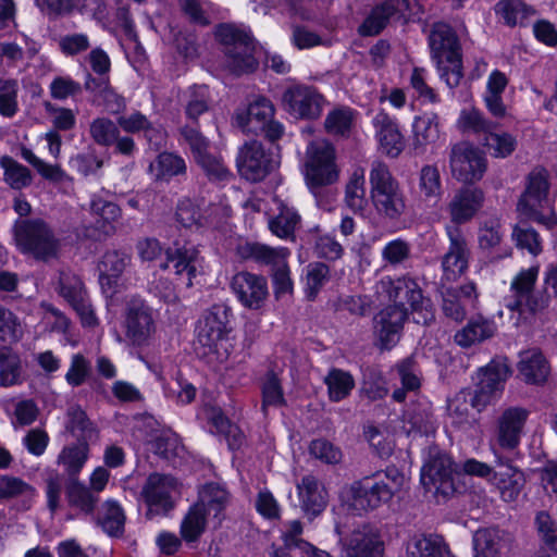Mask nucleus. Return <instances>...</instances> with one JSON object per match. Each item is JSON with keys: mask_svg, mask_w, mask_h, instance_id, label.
Returning <instances> with one entry per match:
<instances>
[{"mask_svg": "<svg viewBox=\"0 0 557 557\" xmlns=\"http://www.w3.org/2000/svg\"><path fill=\"white\" fill-rule=\"evenodd\" d=\"M549 190L548 172L546 169L537 166L533 169L527 177V187L518 202V210L527 218L541 223L547 227L557 224V218L554 212L544 215L540 209L547 205V195Z\"/></svg>", "mask_w": 557, "mask_h": 557, "instance_id": "nucleus-8", "label": "nucleus"}, {"mask_svg": "<svg viewBox=\"0 0 557 557\" xmlns=\"http://www.w3.org/2000/svg\"><path fill=\"white\" fill-rule=\"evenodd\" d=\"M513 535L499 528H482L473 535L474 557H502L513 546Z\"/></svg>", "mask_w": 557, "mask_h": 557, "instance_id": "nucleus-25", "label": "nucleus"}, {"mask_svg": "<svg viewBox=\"0 0 557 557\" xmlns=\"http://www.w3.org/2000/svg\"><path fill=\"white\" fill-rule=\"evenodd\" d=\"M352 123V112L349 109H335L331 111L324 122L327 133L345 135L349 132Z\"/></svg>", "mask_w": 557, "mask_h": 557, "instance_id": "nucleus-63", "label": "nucleus"}, {"mask_svg": "<svg viewBox=\"0 0 557 557\" xmlns=\"http://www.w3.org/2000/svg\"><path fill=\"white\" fill-rule=\"evenodd\" d=\"M476 301L478 292L472 282L458 288L447 287L442 290V311L446 318L457 323L466 319L468 308H474Z\"/></svg>", "mask_w": 557, "mask_h": 557, "instance_id": "nucleus-24", "label": "nucleus"}, {"mask_svg": "<svg viewBox=\"0 0 557 557\" xmlns=\"http://www.w3.org/2000/svg\"><path fill=\"white\" fill-rule=\"evenodd\" d=\"M231 500V494L226 487L216 482H210L199 490L198 502L196 503L208 513L213 512L214 518L221 521V513L225 510Z\"/></svg>", "mask_w": 557, "mask_h": 557, "instance_id": "nucleus-35", "label": "nucleus"}, {"mask_svg": "<svg viewBox=\"0 0 557 557\" xmlns=\"http://www.w3.org/2000/svg\"><path fill=\"white\" fill-rule=\"evenodd\" d=\"M131 263V256L121 250L104 252L98 263L99 282L104 293H115L117 280Z\"/></svg>", "mask_w": 557, "mask_h": 557, "instance_id": "nucleus-30", "label": "nucleus"}, {"mask_svg": "<svg viewBox=\"0 0 557 557\" xmlns=\"http://www.w3.org/2000/svg\"><path fill=\"white\" fill-rule=\"evenodd\" d=\"M236 163L244 178L260 182L278 165V157L265 151L260 141L250 140L240 147Z\"/></svg>", "mask_w": 557, "mask_h": 557, "instance_id": "nucleus-12", "label": "nucleus"}, {"mask_svg": "<svg viewBox=\"0 0 557 557\" xmlns=\"http://www.w3.org/2000/svg\"><path fill=\"white\" fill-rule=\"evenodd\" d=\"M327 386L329 398L332 401H341L345 399L355 387V380L349 372L342 369L333 368L324 377Z\"/></svg>", "mask_w": 557, "mask_h": 557, "instance_id": "nucleus-44", "label": "nucleus"}, {"mask_svg": "<svg viewBox=\"0 0 557 557\" xmlns=\"http://www.w3.org/2000/svg\"><path fill=\"white\" fill-rule=\"evenodd\" d=\"M308 451L312 458L325 465H337L343 458L341 448L325 438L311 441Z\"/></svg>", "mask_w": 557, "mask_h": 557, "instance_id": "nucleus-56", "label": "nucleus"}, {"mask_svg": "<svg viewBox=\"0 0 557 557\" xmlns=\"http://www.w3.org/2000/svg\"><path fill=\"white\" fill-rule=\"evenodd\" d=\"M120 126L117 122H113L108 117H97L89 125V135L91 139L99 146L110 147L120 135Z\"/></svg>", "mask_w": 557, "mask_h": 557, "instance_id": "nucleus-52", "label": "nucleus"}, {"mask_svg": "<svg viewBox=\"0 0 557 557\" xmlns=\"http://www.w3.org/2000/svg\"><path fill=\"white\" fill-rule=\"evenodd\" d=\"M382 283L386 286L388 298L394 302L392 306L403 308L408 306L412 312L418 314V317L413 318L418 324L429 325L434 321V313L424 306L425 299L422 289L414 278L405 275L396 280L383 281Z\"/></svg>", "mask_w": 557, "mask_h": 557, "instance_id": "nucleus-10", "label": "nucleus"}, {"mask_svg": "<svg viewBox=\"0 0 557 557\" xmlns=\"http://www.w3.org/2000/svg\"><path fill=\"white\" fill-rule=\"evenodd\" d=\"M299 222L300 216L294 209L282 207L280 213L270 220L269 227L277 237L294 238V233Z\"/></svg>", "mask_w": 557, "mask_h": 557, "instance_id": "nucleus-54", "label": "nucleus"}, {"mask_svg": "<svg viewBox=\"0 0 557 557\" xmlns=\"http://www.w3.org/2000/svg\"><path fill=\"white\" fill-rule=\"evenodd\" d=\"M207 511L194 504L181 523V534L186 542H195L205 532Z\"/></svg>", "mask_w": 557, "mask_h": 557, "instance_id": "nucleus-49", "label": "nucleus"}, {"mask_svg": "<svg viewBox=\"0 0 557 557\" xmlns=\"http://www.w3.org/2000/svg\"><path fill=\"white\" fill-rule=\"evenodd\" d=\"M457 125L462 133L482 136L484 139L488 133L498 128L499 123L487 119L480 110L471 108L460 112Z\"/></svg>", "mask_w": 557, "mask_h": 557, "instance_id": "nucleus-39", "label": "nucleus"}, {"mask_svg": "<svg viewBox=\"0 0 557 557\" xmlns=\"http://www.w3.org/2000/svg\"><path fill=\"white\" fill-rule=\"evenodd\" d=\"M300 507L304 512L315 518L326 507L329 495L324 485L313 475H305L297 484Z\"/></svg>", "mask_w": 557, "mask_h": 557, "instance_id": "nucleus-27", "label": "nucleus"}, {"mask_svg": "<svg viewBox=\"0 0 557 557\" xmlns=\"http://www.w3.org/2000/svg\"><path fill=\"white\" fill-rule=\"evenodd\" d=\"M149 170L154 173L157 180H169L186 172L185 160L172 152H161Z\"/></svg>", "mask_w": 557, "mask_h": 557, "instance_id": "nucleus-47", "label": "nucleus"}, {"mask_svg": "<svg viewBox=\"0 0 557 557\" xmlns=\"http://www.w3.org/2000/svg\"><path fill=\"white\" fill-rule=\"evenodd\" d=\"M530 411L523 407L506 408L497 418L495 441L503 449L512 450L520 444Z\"/></svg>", "mask_w": 557, "mask_h": 557, "instance_id": "nucleus-22", "label": "nucleus"}, {"mask_svg": "<svg viewBox=\"0 0 557 557\" xmlns=\"http://www.w3.org/2000/svg\"><path fill=\"white\" fill-rule=\"evenodd\" d=\"M324 101L321 94L306 85L290 86L282 96L285 110L299 119H318L322 113Z\"/></svg>", "mask_w": 557, "mask_h": 557, "instance_id": "nucleus-17", "label": "nucleus"}, {"mask_svg": "<svg viewBox=\"0 0 557 557\" xmlns=\"http://www.w3.org/2000/svg\"><path fill=\"white\" fill-rule=\"evenodd\" d=\"M196 161L210 181H227L231 177V173L223 161L208 151L199 154Z\"/></svg>", "mask_w": 557, "mask_h": 557, "instance_id": "nucleus-62", "label": "nucleus"}, {"mask_svg": "<svg viewBox=\"0 0 557 557\" xmlns=\"http://www.w3.org/2000/svg\"><path fill=\"white\" fill-rule=\"evenodd\" d=\"M274 112L273 103L268 98L259 97L248 106L245 114H237L236 119L244 131L256 132L273 119Z\"/></svg>", "mask_w": 557, "mask_h": 557, "instance_id": "nucleus-36", "label": "nucleus"}, {"mask_svg": "<svg viewBox=\"0 0 557 557\" xmlns=\"http://www.w3.org/2000/svg\"><path fill=\"white\" fill-rule=\"evenodd\" d=\"M309 557H332L309 543H305ZM383 553V542L369 528L355 530L343 541L342 557H380Z\"/></svg>", "mask_w": 557, "mask_h": 557, "instance_id": "nucleus-15", "label": "nucleus"}, {"mask_svg": "<svg viewBox=\"0 0 557 557\" xmlns=\"http://www.w3.org/2000/svg\"><path fill=\"white\" fill-rule=\"evenodd\" d=\"M484 195L479 188L462 187L448 205L451 222L456 225L470 221L483 205Z\"/></svg>", "mask_w": 557, "mask_h": 557, "instance_id": "nucleus-28", "label": "nucleus"}, {"mask_svg": "<svg viewBox=\"0 0 557 557\" xmlns=\"http://www.w3.org/2000/svg\"><path fill=\"white\" fill-rule=\"evenodd\" d=\"M58 284L59 294L76 311L83 325L95 326L98 320L88 300L87 292L81 277L70 270H60Z\"/></svg>", "mask_w": 557, "mask_h": 557, "instance_id": "nucleus-16", "label": "nucleus"}, {"mask_svg": "<svg viewBox=\"0 0 557 557\" xmlns=\"http://www.w3.org/2000/svg\"><path fill=\"white\" fill-rule=\"evenodd\" d=\"M89 445L86 442H77L63 447L58 456V465L63 466L67 474V481L77 479L78 473L83 469L88 459Z\"/></svg>", "mask_w": 557, "mask_h": 557, "instance_id": "nucleus-40", "label": "nucleus"}, {"mask_svg": "<svg viewBox=\"0 0 557 557\" xmlns=\"http://www.w3.org/2000/svg\"><path fill=\"white\" fill-rule=\"evenodd\" d=\"M484 145L496 158H506L516 149V139L508 133L497 134L496 131L488 133L484 138Z\"/></svg>", "mask_w": 557, "mask_h": 557, "instance_id": "nucleus-59", "label": "nucleus"}, {"mask_svg": "<svg viewBox=\"0 0 557 557\" xmlns=\"http://www.w3.org/2000/svg\"><path fill=\"white\" fill-rule=\"evenodd\" d=\"M404 481V474L394 466L355 481L349 487L348 509L354 515L361 516L379 508L393 498Z\"/></svg>", "mask_w": 557, "mask_h": 557, "instance_id": "nucleus-1", "label": "nucleus"}, {"mask_svg": "<svg viewBox=\"0 0 557 557\" xmlns=\"http://www.w3.org/2000/svg\"><path fill=\"white\" fill-rule=\"evenodd\" d=\"M369 180L376 212L386 219L398 220L406 209L405 197L388 166L381 161L373 162Z\"/></svg>", "mask_w": 557, "mask_h": 557, "instance_id": "nucleus-6", "label": "nucleus"}, {"mask_svg": "<svg viewBox=\"0 0 557 557\" xmlns=\"http://www.w3.org/2000/svg\"><path fill=\"white\" fill-rule=\"evenodd\" d=\"M230 312L231 309L225 305H213L199 319L196 341V351L199 356L219 352L230 332Z\"/></svg>", "mask_w": 557, "mask_h": 557, "instance_id": "nucleus-7", "label": "nucleus"}, {"mask_svg": "<svg viewBox=\"0 0 557 557\" xmlns=\"http://www.w3.org/2000/svg\"><path fill=\"white\" fill-rule=\"evenodd\" d=\"M449 248L444 255L442 267L447 281H456L468 269L470 249L458 226H447Z\"/></svg>", "mask_w": 557, "mask_h": 557, "instance_id": "nucleus-23", "label": "nucleus"}, {"mask_svg": "<svg viewBox=\"0 0 557 557\" xmlns=\"http://www.w3.org/2000/svg\"><path fill=\"white\" fill-rule=\"evenodd\" d=\"M231 288L238 301L249 310L261 309L269 296L267 278L247 271L238 272L233 276Z\"/></svg>", "mask_w": 557, "mask_h": 557, "instance_id": "nucleus-19", "label": "nucleus"}, {"mask_svg": "<svg viewBox=\"0 0 557 557\" xmlns=\"http://www.w3.org/2000/svg\"><path fill=\"white\" fill-rule=\"evenodd\" d=\"M495 13L510 27L523 25L525 20L534 14V10L521 0H499Z\"/></svg>", "mask_w": 557, "mask_h": 557, "instance_id": "nucleus-43", "label": "nucleus"}, {"mask_svg": "<svg viewBox=\"0 0 557 557\" xmlns=\"http://www.w3.org/2000/svg\"><path fill=\"white\" fill-rule=\"evenodd\" d=\"M517 364L522 380L527 384L542 385L550 373V364L539 348L521 351Z\"/></svg>", "mask_w": 557, "mask_h": 557, "instance_id": "nucleus-29", "label": "nucleus"}, {"mask_svg": "<svg viewBox=\"0 0 557 557\" xmlns=\"http://www.w3.org/2000/svg\"><path fill=\"white\" fill-rule=\"evenodd\" d=\"M12 232L15 246L22 255L45 263L59 259L61 239L44 219H17Z\"/></svg>", "mask_w": 557, "mask_h": 557, "instance_id": "nucleus-3", "label": "nucleus"}, {"mask_svg": "<svg viewBox=\"0 0 557 557\" xmlns=\"http://www.w3.org/2000/svg\"><path fill=\"white\" fill-rule=\"evenodd\" d=\"M34 487L20 478L11 475L0 476V499H10L18 496L32 497Z\"/></svg>", "mask_w": 557, "mask_h": 557, "instance_id": "nucleus-61", "label": "nucleus"}, {"mask_svg": "<svg viewBox=\"0 0 557 557\" xmlns=\"http://www.w3.org/2000/svg\"><path fill=\"white\" fill-rule=\"evenodd\" d=\"M373 125L383 152L392 158L398 157L405 148V141L394 120L380 112L373 119Z\"/></svg>", "mask_w": 557, "mask_h": 557, "instance_id": "nucleus-31", "label": "nucleus"}, {"mask_svg": "<svg viewBox=\"0 0 557 557\" xmlns=\"http://www.w3.org/2000/svg\"><path fill=\"white\" fill-rule=\"evenodd\" d=\"M306 180L311 188L335 183L338 171L335 164V150L325 140H314L306 151Z\"/></svg>", "mask_w": 557, "mask_h": 557, "instance_id": "nucleus-9", "label": "nucleus"}, {"mask_svg": "<svg viewBox=\"0 0 557 557\" xmlns=\"http://www.w3.org/2000/svg\"><path fill=\"white\" fill-rule=\"evenodd\" d=\"M419 191L425 200L437 201L442 195L441 174L435 165H424L419 174Z\"/></svg>", "mask_w": 557, "mask_h": 557, "instance_id": "nucleus-53", "label": "nucleus"}, {"mask_svg": "<svg viewBox=\"0 0 557 557\" xmlns=\"http://www.w3.org/2000/svg\"><path fill=\"white\" fill-rule=\"evenodd\" d=\"M125 338L136 347L149 345L156 333L152 309L140 299L127 304L124 319Z\"/></svg>", "mask_w": 557, "mask_h": 557, "instance_id": "nucleus-13", "label": "nucleus"}, {"mask_svg": "<svg viewBox=\"0 0 557 557\" xmlns=\"http://www.w3.org/2000/svg\"><path fill=\"white\" fill-rule=\"evenodd\" d=\"M0 166L3 169V180L13 189H23L32 184L30 171L10 156L0 158Z\"/></svg>", "mask_w": 557, "mask_h": 557, "instance_id": "nucleus-46", "label": "nucleus"}, {"mask_svg": "<svg viewBox=\"0 0 557 557\" xmlns=\"http://www.w3.org/2000/svg\"><path fill=\"white\" fill-rule=\"evenodd\" d=\"M407 318L408 308L391 305L375 314L373 329L381 349L389 350L398 343Z\"/></svg>", "mask_w": 557, "mask_h": 557, "instance_id": "nucleus-20", "label": "nucleus"}, {"mask_svg": "<svg viewBox=\"0 0 557 557\" xmlns=\"http://www.w3.org/2000/svg\"><path fill=\"white\" fill-rule=\"evenodd\" d=\"M46 112L51 116L53 131H71L75 127L76 115L72 109L58 107L50 101L44 102Z\"/></svg>", "mask_w": 557, "mask_h": 557, "instance_id": "nucleus-60", "label": "nucleus"}, {"mask_svg": "<svg viewBox=\"0 0 557 557\" xmlns=\"http://www.w3.org/2000/svg\"><path fill=\"white\" fill-rule=\"evenodd\" d=\"M539 265L521 270L511 282V290L513 297L509 299L506 307L510 311H518L520 314L525 312L535 314L548 307L552 294L548 288L553 289L554 296L557 297V262L546 268L544 273V287L534 290V285L539 275Z\"/></svg>", "mask_w": 557, "mask_h": 557, "instance_id": "nucleus-2", "label": "nucleus"}, {"mask_svg": "<svg viewBox=\"0 0 557 557\" xmlns=\"http://www.w3.org/2000/svg\"><path fill=\"white\" fill-rule=\"evenodd\" d=\"M509 374V367L499 360H492L485 368H481L478 372L479 382L475 388L468 393L471 406L482 411L496 401Z\"/></svg>", "mask_w": 557, "mask_h": 557, "instance_id": "nucleus-11", "label": "nucleus"}, {"mask_svg": "<svg viewBox=\"0 0 557 557\" xmlns=\"http://www.w3.org/2000/svg\"><path fill=\"white\" fill-rule=\"evenodd\" d=\"M199 263V250L195 246L175 245V247H169L165 250V259L160 261L159 268L162 270L172 269L176 275L186 272V285L190 287L193 278L197 275Z\"/></svg>", "mask_w": 557, "mask_h": 557, "instance_id": "nucleus-26", "label": "nucleus"}, {"mask_svg": "<svg viewBox=\"0 0 557 557\" xmlns=\"http://www.w3.org/2000/svg\"><path fill=\"white\" fill-rule=\"evenodd\" d=\"M17 91L15 79L0 78V114L3 117L12 119L18 111Z\"/></svg>", "mask_w": 557, "mask_h": 557, "instance_id": "nucleus-57", "label": "nucleus"}, {"mask_svg": "<svg viewBox=\"0 0 557 557\" xmlns=\"http://www.w3.org/2000/svg\"><path fill=\"white\" fill-rule=\"evenodd\" d=\"M65 496L70 508L77 510L78 515L94 516L99 503V495L90 491L78 479L66 482Z\"/></svg>", "mask_w": 557, "mask_h": 557, "instance_id": "nucleus-33", "label": "nucleus"}, {"mask_svg": "<svg viewBox=\"0 0 557 557\" xmlns=\"http://www.w3.org/2000/svg\"><path fill=\"white\" fill-rule=\"evenodd\" d=\"M496 331L494 321L478 315L470 319L461 330L456 332L454 341L458 346L469 348L492 338Z\"/></svg>", "mask_w": 557, "mask_h": 557, "instance_id": "nucleus-32", "label": "nucleus"}, {"mask_svg": "<svg viewBox=\"0 0 557 557\" xmlns=\"http://www.w3.org/2000/svg\"><path fill=\"white\" fill-rule=\"evenodd\" d=\"M66 430L77 442H91L97 438L98 431L86 411L78 405H71L66 410Z\"/></svg>", "mask_w": 557, "mask_h": 557, "instance_id": "nucleus-38", "label": "nucleus"}, {"mask_svg": "<svg viewBox=\"0 0 557 557\" xmlns=\"http://www.w3.org/2000/svg\"><path fill=\"white\" fill-rule=\"evenodd\" d=\"M364 170L357 168L346 184L345 202L354 212H362L367 206Z\"/></svg>", "mask_w": 557, "mask_h": 557, "instance_id": "nucleus-45", "label": "nucleus"}, {"mask_svg": "<svg viewBox=\"0 0 557 557\" xmlns=\"http://www.w3.org/2000/svg\"><path fill=\"white\" fill-rule=\"evenodd\" d=\"M453 461L444 453H436L421 469V483L428 491L448 496L455 492Z\"/></svg>", "mask_w": 557, "mask_h": 557, "instance_id": "nucleus-18", "label": "nucleus"}, {"mask_svg": "<svg viewBox=\"0 0 557 557\" xmlns=\"http://www.w3.org/2000/svg\"><path fill=\"white\" fill-rule=\"evenodd\" d=\"M261 410L267 414L269 407L280 408L286 406L283 386L275 372L269 371L261 385Z\"/></svg>", "mask_w": 557, "mask_h": 557, "instance_id": "nucleus-48", "label": "nucleus"}, {"mask_svg": "<svg viewBox=\"0 0 557 557\" xmlns=\"http://www.w3.org/2000/svg\"><path fill=\"white\" fill-rule=\"evenodd\" d=\"M90 211L92 214L99 216L104 222L106 235H112L115 232L113 222L117 221L121 216L120 207L99 195H94L90 201Z\"/></svg>", "mask_w": 557, "mask_h": 557, "instance_id": "nucleus-50", "label": "nucleus"}, {"mask_svg": "<svg viewBox=\"0 0 557 557\" xmlns=\"http://www.w3.org/2000/svg\"><path fill=\"white\" fill-rule=\"evenodd\" d=\"M537 534L544 546L553 553H557V523L546 512L540 511L535 517Z\"/></svg>", "mask_w": 557, "mask_h": 557, "instance_id": "nucleus-58", "label": "nucleus"}, {"mask_svg": "<svg viewBox=\"0 0 557 557\" xmlns=\"http://www.w3.org/2000/svg\"><path fill=\"white\" fill-rule=\"evenodd\" d=\"M97 525L110 536H122L124 533L125 515L122 507L115 500H106L97 515L92 516Z\"/></svg>", "mask_w": 557, "mask_h": 557, "instance_id": "nucleus-37", "label": "nucleus"}, {"mask_svg": "<svg viewBox=\"0 0 557 557\" xmlns=\"http://www.w3.org/2000/svg\"><path fill=\"white\" fill-rule=\"evenodd\" d=\"M436 116L422 115L414 119L412 129V145L414 149H422L429 144L434 143L438 137Z\"/></svg>", "mask_w": 557, "mask_h": 557, "instance_id": "nucleus-51", "label": "nucleus"}, {"mask_svg": "<svg viewBox=\"0 0 557 557\" xmlns=\"http://www.w3.org/2000/svg\"><path fill=\"white\" fill-rule=\"evenodd\" d=\"M330 268L323 262H312L307 265L306 280L309 297L313 298L329 281Z\"/></svg>", "mask_w": 557, "mask_h": 557, "instance_id": "nucleus-64", "label": "nucleus"}, {"mask_svg": "<svg viewBox=\"0 0 557 557\" xmlns=\"http://www.w3.org/2000/svg\"><path fill=\"white\" fill-rule=\"evenodd\" d=\"M451 175L462 183L480 181L486 171V160L482 152L469 143H458L449 154Z\"/></svg>", "mask_w": 557, "mask_h": 557, "instance_id": "nucleus-14", "label": "nucleus"}, {"mask_svg": "<svg viewBox=\"0 0 557 557\" xmlns=\"http://www.w3.org/2000/svg\"><path fill=\"white\" fill-rule=\"evenodd\" d=\"M21 364L18 357L7 347L0 349V386L8 387L20 382Z\"/></svg>", "mask_w": 557, "mask_h": 557, "instance_id": "nucleus-55", "label": "nucleus"}, {"mask_svg": "<svg viewBox=\"0 0 557 557\" xmlns=\"http://www.w3.org/2000/svg\"><path fill=\"white\" fill-rule=\"evenodd\" d=\"M397 1L387 0L372 9L371 13L359 26L362 36L379 35L387 25L389 18L397 12Z\"/></svg>", "mask_w": 557, "mask_h": 557, "instance_id": "nucleus-41", "label": "nucleus"}, {"mask_svg": "<svg viewBox=\"0 0 557 557\" xmlns=\"http://www.w3.org/2000/svg\"><path fill=\"white\" fill-rule=\"evenodd\" d=\"M429 46L441 77L450 88L457 87L463 73L461 46L454 28L446 23H435L429 35Z\"/></svg>", "mask_w": 557, "mask_h": 557, "instance_id": "nucleus-4", "label": "nucleus"}, {"mask_svg": "<svg viewBox=\"0 0 557 557\" xmlns=\"http://www.w3.org/2000/svg\"><path fill=\"white\" fill-rule=\"evenodd\" d=\"M407 550L412 557H454L443 540L433 535H414Z\"/></svg>", "mask_w": 557, "mask_h": 557, "instance_id": "nucleus-42", "label": "nucleus"}, {"mask_svg": "<svg viewBox=\"0 0 557 557\" xmlns=\"http://www.w3.org/2000/svg\"><path fill=\"white\" fill-rule=\"evenodd\" d=\"M214 37L224 54L225 66L232 73L247 74L258 67L255 41L249 32L232 23H221L214 28Z\"/></svg>", "mask_w": 557, "mask_h": 557, "instance_id": "nucleus-5", "label": "nucleus"}, {"mask_svg": "<svg viewBox=\"0 0 557 557\" xmlns=\"http://www.w3.org/2000/svg\"><path fill=\"white\" fill-rule=\"evenodd\" d=\"M176 480L166 474L152 473L148 476L141 495L148 505L147 516L166 513L173 508L172 492L176 490Z\"/></svg>", "mask_w": 557, "mask_h": 557, "instance_id": "nucleus-21", "label": "nucleus"}, {"mask_svg": "<svg viewBox=\"0 0 557 557\" xmlns=\"http://www.w3.org/2000/svg\"><path fill=\"white\" fill-rule=\"evenodd\" d=\"M237 255L243 260H252L259 264L274 267L285 261L287 249L272 248L256 242H246L237 246Z\"/></svg>", "mask_w": 557, "mask_h": 557, "instance_id": "nucleus-34", "label": "nucleus"}]
</instances>
